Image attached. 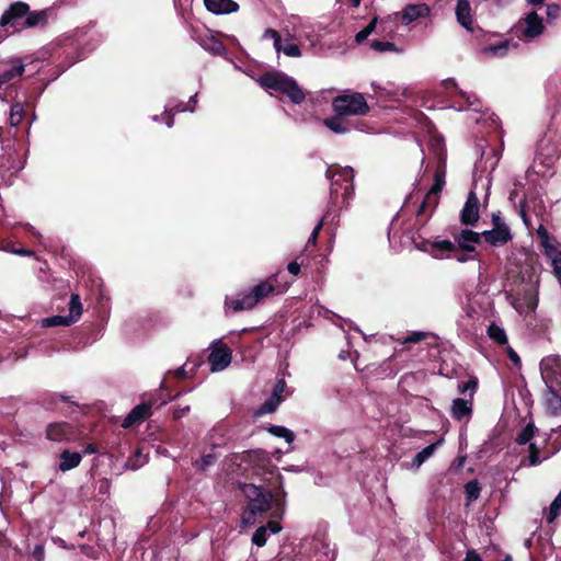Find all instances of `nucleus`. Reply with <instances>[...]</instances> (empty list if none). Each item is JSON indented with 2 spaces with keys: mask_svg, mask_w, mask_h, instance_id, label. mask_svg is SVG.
Masks as SVG:
<instances>
[{
  "mask_svg": "<svg viewBox=\"0 0 561 561\" xmlns=\"http://www.w3.org/2000/svg\"><path fill=\"white\" fill-rule=\"evenodd\" d=\"M241 491L249 502L248 513L251 518H254L256 514L265 513L272 508L275 511L276 515L282 514L284 511L287 494L282 484L275 494H272L270 491H264L252 483L242 484Z\"/></svg>",
  "mask_w": 561,
  "mask_h": 561,
  "instance_id": "nucleus-1",
  "label": "nucleus"
},
{
  "mask_svg": "<svg viewBox=\"0 0 561 561\" xmlns=\"http://www.w3.org/2000/svg\"><path fill=\"white\" fill-rule=\"evenodd\" d=\"M259 81L262 87L284 93L295 103H300L305 100V93L296 81L284 73H266Z\"/></svg>",
  "mask_w": 561,
  "mask_h": 561,
  "instance_id": "nucleus-2",
  "label": "nucleus"
},
{
  "mask_svg": "<svg viewBox=\"0 0 561 561\" xmlns=\"http://www.w3.org/2000/svg\"><path fill=\"white\" fill-rule=\"evenodd\" d=\"M339 116L365 115L369 107L360 93H351L336 96L332 103Z\"/></svg>",
  "mask_w": 561,
  "mask_h": 561,
  "instance_id": "nucleus-3",
  "label": "nucleus"
},
{
  "mask_svg": "<svg viewBox=\"0 0 561 561\" xmlns=\"http://www.w3.org/2000/svg\"><path fill=\"white\" fill-rule=\"evenodd\" d=\"M327 176L331 179V187L330 193L331 196H337L340 190H342V197L348 198L353 194V179L354 173L351 168H340V169H328Z\"/></svg>",
  "mask_w": 561,
  "mask_h": 561,
  "instance_id": "nucleus-4",
  "label": "nucleus"
},
{
  "mask_svg": "<svg viewBox=\"0 0 561 561\" xmlns=\"http://www.w3.org/2000/svg\"><path fill=\"white\" fill-rule=\"evenodd\" d=\"M272 291L273 286L267 282H262L253 288L251 294L244 296L242 299L228 300L226 304L233 312L250 310Z\"/></svg>",
  "mask_w": 561,
  "mask_h": 561,
  "instance_id": "nucleus-5",
  "label": "nucleus"
},
{
  "mask_svg": "<svg viewBox=\"0 0 561 561\" xmlns=\"http://www.w3.org/2000/svg\"><path fill=\"white\" fill-rule=\"evenodd\" d=\"M540 374L547 388L559 387L561 389V356L543 357L540 362Z\"/></svg>",
  "mask_w": 561,
  "mask_h": 561,
  "instance_id": "nucleus-6",
  "label": "nucleus"
},
{
  "mask_svg": "<svg viewBox=\"0 0 561 561\" xmlns=\"http://www.w3.org/2000/svg\"><path fill=\"white\" fill-rule=\"evenodd\" d=\"M79 432L71 423L68 422H54L46 427V438L56 442H72L78 439Z\"/></svg>",
  "mask_w": 561,
  "mask_h": 561,
  "instance_id": "nucleus-7",
  "label": "nucleus"
},
{
  "mask_svg": "<svg viewBox=\"0 0 561 561\" xmlns=\"http://www.w3.org/2000/svg\"><path fill=\"white\" fill-rule=\"evenodd\" d=\"M230 348L220 342L215 343L208 355V363L213 373L226 369L231 363Z\"/></svg>",
  "mask_w": 561,
  "mask_h": 561,
  "instance_id": "nucleus-8",
  "label": "nucleus"
},
{
  "mask_svg": "<svg viewBox=\"0 0 561 561\" xmlns=\"http://www.w3.org/2000/svg\"><path fill=\"white\" fill-rule=\"evenodd\" d=\"M28 11V7L24 2H16L10 7V9L2 15L0 24L2 26L10 25L13 32L22 28V22L20 19L24 18Z\"/></svg>",
  "mask_w": 561,
  "mask_h": 561,
  "instance_id": "nucleus-9",
  "label": "nucleus"
},
{
  "mask_svg": "<svg viewBox=\"0 0 561 561\" xmlns=\"http://www.w3.org/2000/svg\"><path fill=\"white\" fill-rule=\"evenodd\" d=\"M156 404H158L157 400L151 398L147 402H142L136 405L123 421V426L130 427L135 424L142 422L146 417L150 415V410Z\"/></svg>",
  "mask_w": 561,
  "mask_h": 561,
  "instance_id": "nucleus-10",
  "label": "nucleus"
},
{
  "mask_svg": "<svg viewBox=\"0 0 561 561\" xmlns=\"http://www.w3.org/2000/svg\"><path fill=\"white\" fill-rule=\"evenodd\" d=\"M472 399L457 398L453 400L450 415L454 420L468 423L472 415Z\"/></svg>",
  "mask_w": 561,
  "mask_h": 561,
  "instance_id": "nucleus-11",
  "label": "nucleus"
},
{
  "mask_svg": "<svg viewBox=\"0 0 561 561\" xmlns=\"http://www.w3.org/2000/svg\"><path fill=\"white\" fill-rule=\"evenodd\" d=\"M24 71V65L21 59H11L0 62V87L12 80L16 76H21Z\"/></svg>",
  "mask_w": 561,
  "mask_h": 561,
  "instance_id": "nucleus-12",
  "label": "nucleus"
},
{
  "mask_svg": "<svg viewBox=\"0 0 561 561\" xmlns=\"http://www.w3.org/2000/svg\"><path fill=\"white\" fill-rule=\"evenodd\" d=\"M485 241L493 247H501L507 243L512 239V233L508 226H500L492 228L482 233Z\"/></svg>",
  "mask_w": 561,
  "mask_h": 561,
  "instance_id": "nucleus-13",
  "label": "nucleus"
},
{
  "mask_svg": "<svg viewBox=\"0 0 561 561\" xmlns=\"http://www.w3.org/2000/svg\"><path fill=\"white\" fill-rule=\"evenodd\" d=\"M479 219V199L476 193L470 192L461 211V221L465 225H473Z\"/></svg>",
  "mask_w": 561,
  "mask_h": 561,
  "instance_id": "nucleus-14",
  "label": "nucleus"
},
{
  "mask_svg": "<svg viewBox=\"0 0 561 561\" xmlns=\"http://www.w3.org/2000/svg\"><path fill=\"white\" fill-rule=\"evenodd\" d=\"M397 342L402 345L425 342L428 346H434L437 345V335L428 331H412Z\"/></svg>",
  "mask_w": 561,
  "mask_h": 561,
  "instance_id": "nucleus-15",
  "label": "nucleus"
},
{
  "mask_svg": "<svg viewBox=\"0 0 561 561\" xmlns=\"http://www.w3.org/2000/svg\"><path fill=\"white\" fill-rule=\"evenodd\" d=\"M204 4L214 14H229L239 9L238 3L233 0H204Z\"/></svg>",
  "mask_w": 561,
  "mask_h": 561,
  "instance_id": "nucleus-16",
  "label": "nucleus"
},
{
  "mask_svg": "<svg viewBox=\"0 0 561 561\" xmlns=\"http://www.w3.org/2000/svg\"><path fill=\"white\" fill-rule=\"evenodd\" d=\"M559 387L547 388L545 392L546 410L553 416H561V397L557 393Z\"/></svg>",
  "mask_w": 561,
  "mask_h": 561,
  "instance_id": "nucleus-17",
  "label": "nucleus"
},
{
  "mask_svg": "<svg viewBox=\"0 0 561 561\" xmlns=\"http://www.w3.org/2000/svg\"><path fill=\"white\" fill-rule=\"evenodd\" d=\"M430 14V8L424 4H409L402 11V21L404 24H409L419 18H424Z\"/></svg>",
  "mask_w": 561,
  "mask_h": 561,
  "instance_id": "nucleus-18",
  "label": "nucleus"
},
{
  "mask_svg": "<svg viewBox=\"0 0 561 561\" xmlns=\"http://www.w3.org/2000/svg\"><path fill=\"white\" fill-rule=\"evenodd\" d=\"M456 15L458 22L467 30L472 27V19L470 14V3L468 0H458L456 7Z\"/></svg>",
  "mask_w": 561,
  "mask_h": 561,
  "instance_id": "nucleus-19",
  "label": "nucleus"
},
{
  "mask_svg": "<svg viewBox=\"0 0 561 561\" xmlns=\"http://www.w3.org/2000/svg\"><path fill=\"white\" fill-rule=\"evenodd\" d=\"M82 456L80 453H71L69 450H64L60 454L59 469L61 471H69L76 467H78L81 462Z\"/></svg>",
  "mask_w": 561,
  "mask_h": 561,
  "instance_id": "nucleus-20",
  "label": "nucleus"
},
{
  "mask_svg": "<svg viewBox=\"0 0 561 561\" xmlns=\"http://www.w3.org/2000/svg\"><path fill=\"white\" fill-rule=\"evenodd\" d=\"M525 23L526 28L524 33L528 37H535L543 31L542 20L535 12H531L526 16Z\"/></svg>",
  "mask_w": 561,
  "mask_h": 561,
  "instance_id": "nucleus-21",
  "label": "nucleus"
},
{
  "mask_svg": "<svg viewBox=\"0 0 561 561\" xmlns=\"http://www.w3.org/2000/svg\"><path fill=\"white\" fill-rule=\"evenodd\" d=\"M457 240L461 249L474 251L476 244L480 241V234L471 230H462Z\"/></svg>",
  "mask_w": 561,
  "mask_h": 561,
  "instance_id": "nucleus-22",
  "label": "nucleus"
},
{
  "mask_svg": "<svg viewBox=\"0 0 561 561\" xmlns=\"http://www.w3.org/2000/svg\"><path fill=\"white\" fill-rule=\"evenodd\" d=\"M455 245L453 242L448 240H443L438 242H434L430 245V253L435 259H444L453 250Z\"/></svg>",
  "mask_w": 561,
  "mask_h": 561,
  "instance_id": "nucleus-23",
  "label": "nucleus"
},
{
  "mask_svg": "<svg viewBox=\"0 0 561 561\" xmlns=\"http://www.w3.org/2000/svg\"><path fill=\"white\" fill-rule=\"evenodd\" d=\"M283 399H277L274 396H270L254 412L255 417L263 416L265 414L273 413L277 410Z\"/></svg>",
  "mask_w": 561,
  "mask_h": 561,
  "instance_id": "nucleus-24",
  "label": "nucleus"
},
{
  "mask_svg": "<svg viewBox=\"0 0 561 561\" xmlns=\"http://www.w3.org/2000/svg\"><path fill=\"white\" fill-rule=\"evenodd\" d=\"M208 444L213 449L226 446V430L224 427L214 428L208 435Z\"/></svg>",
  "mask_w": 561,
  "mask_h": 561,
  "instance_id": "nucleus-25",
  "label": "nucleus"
},
{
  "mask_svg": "<svg viewBox=\"0 0 561 561\" xmlns=\"http://www.w3.org/2000/svg\"><path fill=\"white\" fill-rule=\"evenodd\" d=\"M439 444H440V440L424 447L421 451H419L415 455V457L413 459V465L415 467L422 466L430 457L433 456V454L435 453V450L437 449Z\"/></svg>",
  "mask_w": 561,
  "mask_h": 561,
  "instance_id": "nucleus-26",
  "label": "nucleus"
},
{
  "mask_svg": "<svg viewBox=\"0 0 561 561\" xmlns=\"http://www.w3.org/2000/svg\"><path fill=\"white\" fill-rule=\"evenodd\" d=\"M201 365L199 360L191 362L190 359L182 366L172 371L174 374L175 378L183 379L192 377L197 369V367Z\"/></svg>",
  "mask_w": 561,
  "mask_h": 561,
  "instance_id": "nucleus-27",
  "label": "nucleus"
},
{
  "mask_svg": "<svg viewBox=\"0 0 561 561\" xmlns=\"http://www.w3.org/2000/svg\"><path fill=\"white\" fill-rule=\"evenodd\" d=\"M78 318H42L41 328L70 327Z\"/></svg>",
  "mask_w": 561,
  "mask_h": 561,
  "instance_id": "nucleus-28",
  "label": "nucleus"
},
{
  "mask_svg": "<svg viewBox=\"0 0 561 561\" xmlns=\"http://www.w3.org/2000/svg\"><path fill=\"white\" fill-rule=\"evenodd\" d=\"M541 244L545 249L546 254L551 260V264L554 263V260H561V251L558 249L557 244L550 238L541 241Z\"/></svg>",
  "mask_w": 561,
  "mask_h": 561,
  "instance_id": "nucleus-29",
  "label": "nucleus"
},
{
  "mask_svg": "<svg viewBox=\"0 0 561 561\" xmlns=\"http://www.w3.org/2000/svg\"><path fill=\"white\" fill-rule=\"evenodd\" d=\"M489 337L499 344H506L507 336L503 328L492 323L488 329Z\"/></svg>",
  "mask_w": 561,
  "mask_h": 561,
  "instance_id": "nucleus-30",
  "label": "nucleus"
},
{
  "mask_svg": "<svg viewBox=\"0 0 561 561\" xmlns=\"http://www.w3.org/2000/svg\"><path fill=\"white\" fill-rule=\"evenodd\" d=\"M481 492V488L477 480H471L465 485V494L468 504L478 500Z\"/></svg>",
  "mask_w": 561,
  "mask_h": 561,
  "instance_id": "nucleus-31",
  "label": "nucleus"
},
{
  "mask_svg": "<svg viewBox=\"0 0 561 561\" xmlns=\"http://www.w3.org/2000/svg\"><path fill=\"white\" fill-rule=\"evenodd\" d=\"M268 432L276 437L284 438L288 444L295 439V434L285 426L273 425L268 428Z\"/></svg>",
  "mask_w": 561,
  "mask_h": 561,
  "instance_id": "nucleus-32",
  "label": "nucleus"
},
{
  "mask_svg": "<svg viewBox=\"0 0 561 561\" xmlns=\"http://www.w3.org/2000/svg\"><path fill=\"white\" fill-rule=\"evenodd\" d=\"M560 515H561V492L554 497V500L550 504L546 519L549 524H551Z\"/></svg>",
  "mask_w": 561,
  "mask_h": 561,
  "instance_id": "nucleus-33",
  "label": "nucleus"
},
{
  "mask_svg": "<svg viewBox=\"0 0 561 561\" xmlns=\"http://www.w3.org/2000/svg\"><path fill=\"white\" fill-rule=\"evenodd\" d=\"M203 47L206 50L211 51L213 54L219 55L225 51V47L220 41L215 38L214 36H208L203 41Z\"/></svg>",
  "mask_w": 561,
  "mask_h": 561,
  "instance_id": "nucleus-34",
  "label": "nucleus"
},
{
  "mask_svg": "<svg viewBox=\"0 0 561 561\" xmlns=\"http://www.w3.org/2000/svg\"><path fill=\"white\" fill-rule=\"evenodd\" d=\"M45 20H46L45 11L32 12V13L27 14L25 20L22 22V28L38 25V24L43 23Z\"/></svg>",
  "mask_w": 561,
  "mask_h": 561,
  "instance_id": "nucleus-35",
  "label": "nucleus"
},
{
  "mask_svg": "<svg viewBox=\"0 0 561 561\" xmlns=\"http://www.w3.org/2000/svg\"><path fill=\"white\" fill-rule=\"evenodd\" d=\"M535 431H536V428H535L534 424H531V423L527 424L522 430V432L517 435L516 443L519 445H525V444L529 443L530 439L535 435Z\"/></svg>",
  "mask_w": 561,
  "mask_h": 561,
  "instance_id": "nucleus-36",
  "label": "nucleus"
},
{
  "mask_svg": "<svg viewBox=\"0 0 561 561\" xmlns=\"http://www.w3.org/2000/svg\"><path fill=\"white\" fill-rule=\"evenodd\" d=\"M218 456L216 454H207L201 457V459L196 460L193 465L198 470H205L208 467L213 466Z\"/></svg>",
  "mask_w": 561,
  "mask_h": 561,
  "instance_id": "nucleus-37",
  "label": "nucleus"
},
{
  "mask_svg": "<svg viewBox=\"0 0 561 561\" xmlns=\"http://www.w3.org/2000/svg\"><path fill=\"white\" fill-rule=\"evenodd\" d=\"M147 462V458L142 455L141 450H136L134 458L128 459L127 468L137 470Z\"/></svg>",
  "mask_w": 561,
  "mask_h": 561,
  "instance_id": "nucleus-38",
  "label": "nucleus"
},
{
  "mask_svg": "<svg viewBox=\"0 0 561 561\" xmlns=\"http://www.w3.org/2000/svg\"><path fill=\"white\" fill-rule=\"evenodd\" d=\"M377 21L378 19L375 16L366 27H364L356 34L355 41L357 43H362L363 41H365L375 31Z\"/></svg>",
  "mask_w": 561,
  "mask_h": 561,
  "instance_id": "nucleus-39",
  "label": "nucleus"
},
{
  "mask_svg": "<svg viewBox=\"0 0 561 561\" xmlns=\"http://www.w3.org/2000/svg\"><path fill=\"white\" fill-rule=\"evenodd\" d=\"M267 541V528L259 527L252 536V542L257 547H263Z\"/></svg>",
  "mask_w": 561,
  "mask_h": 561,
  "instance_id": "nucleus-40",
  "label": "nucleus"
},
{
  "mask_svg": "<svg viewBox=\"0 0 561 561\" xmlns=\"http://www.w3.org/2000/svg\"><path fill=\"white\" fill-rule=\"evenodd\" d=\"M537 298L536 296L530 293V294H527L526 295V308L523 309L522 307H519V305L516 306V311L517 312H526V313H530V312H534L536 307H537Z\"/></svg>",
  "mask_w": 561,
  "mask_h": 561,
  "instance_id": "nucleus-41",
  "label": "nucleus"
},
{
  "mask_svg": "<svg viewBox=\"0 0 561 561\" xmlns=\"http://www.w3.org/2000/svg\"><path fill=\"white\" fill-rule=\"evenodd\" d=\"M477 386H478L477 379L472 378V379H470L468 381L459 382L458 383V391L460 393H466L467 391H470V399H472L473 393L476 392Z\"/></svg>",
  "mask_w": 561,
  "mask_h": 561,
  "instance_id": "nucleus-42",
  "label": "nucleus"
},
{
  "mask_svg": "<svg viewBox=\"0 0 561 561\" xmlns=\"http://www.w3.org/2000/svg\"><path fill=\"white\" fill-rule=\"evenodd\" d=\"M370 46L376 51H396V45L391 42L373 41Z\"/></svg>",
  "mask_w": 561,
  "mask_h": 561,
  "instance_id": "nucleus-43",
  "label": "nucleus"
},
{
  "mask_svg": "<svg viewBox=\"0 0 561 561\" xmlns=\"http://www.w3.org/2000/svg\"><path fill=\"white\" fill-rule=\"evenodd\" d=\"M69 308H70V316H81L82 314L83 308H82V304H81L78 295L71 296V299L69 302Z\"/></svg>",
  "mask_w": 561,
  "mask_h": 561,
  "instance_id": "nucleus-44",
  "label": "nucleus"
},
{
  "mask_svg": "<svg viewBox=\"0 0 561 561\" xmlns=\"http://www.w3.org/2000/svg\"><path fill=\"white\" fill-rule=\"evenodd\" d=\"M324 125L336 134H344L346 131V128L342 125L339 118L325 119Z\"/></svg>",
  "mask_w": 561,
  "mask_h": 561,
  "instance_id": "nucleus-45",
  "label": "nucleus"
},
{
  "mask_svg": "<svg viewBox=\"0 0 561 561\" xmlns=\"http://www.w3.org/2000/svg\"><path fill=\"white\" fill-rule=\"evenodd\" d=\"M280 51H283L286 56H289V57H300V55H301V51H300L298 45H296L294 43H288L285 45L280 44Z\"/></svg>",
  "mask_w": 561,
  "mask_h": 561,
  "instance_id": "nucleus-46",
  "label": "nucleus"
},
{
  "mask_svg": "<svg viewBox=\"0 0 561 561\" xmlns=\"http://www.w3.org/2000/svg\"><path fill=\"white\" fill-rule=\"evenodd\" d=\"M21 119H22V108L20 107V105L12 106L11 114H10V124L12 126H16L21 123Z\"/></svg>",
  "mask_w": 561,
  "mask_h": 561,
  "instance_id": "nucleus-47",
  "label": "nucleus"
},
{
  "mask_svg": "<svg viewBox=\"0 0 561 561\" xmlns=\"http://www.w3.org/2000/svg\"><path fill=\"white\" fill-rule=\"evenodd\" d=\"M263 458H265V453L262 450H248L242 455V460L249 461L261 460Z\"/></svg>",
  "mask_w": 561,
  "mask_h": 561,
  "instance_id": "nucleus-48",
  "label": "nucleus"
},
{
  "mask_svg": "<svg viewBox=\"0 0 561 561\" xmlns=\"http://www.w3.org/2000/svg\"><path fill=\"white\" fill-rule=\"evenodd\" d=\"M264 37H270L273 39L274 42V48L276 49L277 53L280 51V36L278 35V33L272 28H267L265 32H264Z\"/></svg>",
  "mask_w": 561,
  "mask_h": 561,
  "instance_id": "nucleus-49",
  "label": "nucleus"
},
{
  "mask_svg": "<svg viewBox=\"0 0 561 561\" xmlns=\"http://www.w3.org/2000/svg\"><path fill=\"white\" fill-rule=\"evenodd\" d=\"M528 460L530 466H537L541 462V459L538 455V449L536 448L535 444H529Z\"/></svg>",
  "mask_w": 561,
  "mask_h": 561,
  "instance_id": "nucleus-50",
  "label": "nucleus"
},
{
  "mask_svg": "<svg viewBox=\"0 0 561 561\" xmlns=\"http://www.w3.org/2000/svg\"><path fill=\"white\" fill-rule=\"evenodd\" d=\"M286 381L284 379H279L273 388L272 396L277 399H283V393L286 390Z\"/></svg>",
  "mask_w": 561,
  "mask_h": 561,
  "instance_id": "nucleus-51",
  "label": "nucleus"
},
{
  "mask_svg": "<svg viewBox=\"0 0 561 561\" xmlns=\"http://www.w3.org/2000/svg\"><path fill=\"white\" fill-rule=\"evenodd\" d=\"M32 557L36 561H44L45 558V551H44V545L38 543L34 547V549L31 551Z\"/></svg>",
  "mask_w": 561,
  "mask_h": 561,
  "instance_id": "nucleus-52",
  "label": "nucleus"
},
{
  "mask_svg": "<svg viewBox=\"0 0 561 561\" xmlns=\"http://www.w3.org/2000/svg\"><path fill=\"white\" fill-rule=\"evenodd\" d=\"M443 185H444V180L440 176L436 175L435 183L432 186V188L430 190L427 197H430L433 194H435V195L438 194L442 191Z\"/></svg>",
  "mask_w": 561,
  "mask_h": 561,
  "instance_id": "nucleus-53",
  "label": "nucleus"
},
{
  "mask_svg": "<svg viewBox=\"0 0 561 561\" xmlns=\"http://www.w3.org/2000/svg\"><path fill=\"white\" fill-rule=\"evenodd\" d=\"M322 225H323L322 220L320 222H318V225L312 230V232H311V234H310V237L308 239L307 244H314L316 243L318 234H319V232H320V230L322 228Z\"/></svg>",
  "mask_w": 561,
  "mask_h": 561,
  "instance_id": "nucleus-54",
  "label": "nucleus"
},
{
  "mask_svg": "<svg viewBox=\"0 0 561 561\" xmlns=\"http://www.w3.org/2000/svg\"><path fill=\"white\" fill-rule=\"evenodd\" d=\"M560 14V7L557 4H549L547 7V15L550 19H557Z\"/></svg>",
  "mask_w": 561,
  "mask_h": 561,
  "instance_id": "nucleus-55",
  "label": "nucleus"
},
{
  "mask_svg": "<svg viewBox=\"0 0 561 561\" xmlns=\"http://www.w3.org/2000/svg\"><path fill=\"white\" fill-rule=\"evenodd\" d=\"M507 355L510 357V359L514 363V365L516 366H520L522 364V360H520V357L518 356V354L510 346H507Z\"/></svg>",
  "mask_w": 561,
  "mask_h": 561,
  "instance_id": "nucleus-56",
  "label": "nucleus"
},
{
  "mask_svg": "<svg viewBox=\"0 0 561 561\" xmlns=\"http://www.w3.org/2000/svg\"><path fill=\"white\" fill-rule=\"evenodd\" d=\"M190 410H191L190 405L178 408L174 410L173 416H174V419H181L185 414H187L190 412Z\"/></svg>",
  "mask_w": 561,
  "mask_h": 561,
  "instance_id": "nucleus-57",
  "label": "nucleus"
},
{
  "mask_svg": "<svg viewBox=\"0 0 561 561\" xmlns=\"http://www.w3.org/2000/svg\"><path fill=\"white\" fill-rule=\"evenodd\" d=\"M506 50V45L492 46L485 49L488 53H492L494 55H502Z\"/></svg>",
  "mask_w": 561,
  "mask_h": 561,
  "instance_id": "nucleus-58",
  "label": "nucleus"
},
{
  "mask_svg": "<svg viewBox=\"0 0 561 561\" xmlns=\"http://www.w3.org/2000/svg\"><path fill=\"white\" fill-rule=\"evenodd\" d=\"M272 534H277L282 530V526L278 522L271 520L266 527Z\"/></svg>",
  "mask_w": 561,
  "mask_h": 561,
  "instance_id": "nucleus-59",
  "label": "nucleus"
},
{
  "mask_svg": "<svg viewBox=\"0 0 561 561\" xmlns=\"http://www.w3.org/2000/svg\"><path fill=\"white\" fill-rule=\"evenodd\" d=\"M463 561H481V558L474 550H468Z\"/></svg>",
  "mask_w": 561,
  "mask_h": 561,
  "instance_id": "nucleus-60",
  "label": "nucleus"
},
{
  "mask_svg": "<svg viewBox=\"0 0 561 561\" xmlns=\"http://www.w3.org/2000/svg\"><path fill=\"white\" fill-rule=\"evenodd\" d=\"M492 222H493V228H497L500 226H507L501 218L500 214H493L492 215Z\"/></svg>",
  "mask_w": 561,
  "mask_h": 561,
  "instance_id": "nucleus-61",
  "label": "nucleus"
},
{
  "mask_svg": "<svg viewBox=\"0 0 561 561\" xmlns=\"http://www.w3.org/2000/svg\"><path fill=\"white\" fill-rule=\"evenodd\" d=\"M288 272L293 275H298L300 272V266L297 262H290L287 266Z\"/></svg>",
  "mask_w": 561,
  "mask_h": 561,
  "instance_id": "nucleus-62",
  "label": "nucleus"
},
{
  "mask_svg": "<svg viewBox=\"0 0 561 561\" xmlns=\"http://www.w3.org/2000/svg\"><path fill=\"white\" fill-rule=\"evenodd\" d=\"M537 234L538 237L540 238L541 241L546 240L549 238V234L546 230V228L543 226H540L538 229H537Z\"/></svg>",
  "mask_w": 561,
  "mask_h": 561,
  "instance_id": "nucleus-63",
  "label": "nucleus"
},
{
  "mask_svg": "<svg viewBox=\"0 0 561 561\" xmlns=\"http://www.w3.org/2000/svg\"><path fill=\"white\" fill-rule=\"evenodd\" d=\"M55 399H58L62 402H69V403H73V401H71V397L70 396H67V394H55L54 397Z\"/></svg>",
  "mask_w": 561,
  "mask_h": 561,
  "instance_id": "nucleus-64",
  "label": "nucleus"
}]
</instances>
